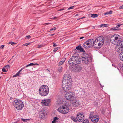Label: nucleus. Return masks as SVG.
Segmentation results:
<instances>
[{
	"mask_svg": "<svg viewBox=\"0 0 123 123\" xmlns=\"http://www.w3.org/2000/svg\"><path fill=\"white\" fill-rule=\"evenodd\" d=\"M120 36L118 34H115L112 36L110 38V41L112 43L113 41L114 40L117 39H120Z\"/></svg>",
	"mask_w": 123,
	"mask_h": 123,
	"instance_id": "nucleus-13",
	"label": "nucleus"
},
{
	"mask_svg": "<svg viewBox=\"0 0 123 123\" xmlns=\"http://www.w3.org/2000/svg\"><path fill=\"white\" fill-rule=\"evenodd\" d=\"M116 50L118 52L121 53V52L123 51V47L120 46L118 48H117Z\"/></svg>",
	"mask_w": 123,
	"mask_h": 123,
	"instance_id": "nucleus-23",
	"label": "nucleus"
},
{
	"mask_svg": "<svg viewBox=\"0 0 123 123\" xmlns=\"http://www.w3.org/2000/svg\"><path fill=\"white\" fill-rule=\"evenodd\" d=\"M21 120L22 121L24 122H25L26 120V119L23 118H22Z\"/></svg>",
	"mask_w": 123,
	"mask_h": 123,
	"instance_id": "nucleus-51",
	"label": "nucleus"
},
{
	"mask_svg": "<svg viewBox=\"0 0 123 123\" xmlns=\"http://www.w3.org/2000/svg\"><path fill=\"white\" fill-rule=\"evenodd\" d=\"M82 69V68L80 65H78L75 67L72 68V71L75 72H79Z\"/></svg>",
	"mask_w": 123,
	"mask_h": 123,
	"instance_id": "nucleus-11",
	"label": "nucleus"
},
{
	"mask_svg": "<svg viewBox=\"0 0 123 123\" xmlns=\"http://www.w3.org/2000/svg\"><path fill=\"white\" fill-rule=\"evenodd\" d=\"M16 101V109L18 110H22L24 106L23 102L21 100L19 99H17Z\"/></svg>",
	"mask_w": 123,
	"mask_h": 123,
	"instance_id": "nucleus-5",
	"label": "nucleus"
},
{
	"mask_svg": "<svg viewBox=\"0 0 123 123\" xmlns=\"http://www.w3.org/2000/svg\"><path fill=\"white\" fill-rule=\"evenodd\" d=\"M51 100L50 99H46L43 100L41 102L42 104L44 105L48 106L50 103Z\"/></svg>",
	"mask_w": 123,
	"mask_h": 123,
	"instance_id": "nucleus-14",
	"label": "nucleus"
},
{
	"mask_svg": "<svg viewBox=\"0 0 123 123\" xmlns=\"http://www.w3.org/2000/svg\"><path fill=\"white\" fill-rule=\"evenodd\" d=\"M54 35V34H51V35H50V36H52Z\"/></svg>",
	"mask_w": 123,
	"mask_h": 123,
	"instance_id": "nucleus-62",
	"label": "nucleus"
},
{
	"mask_svg": "<svg viewBox=\"0 0 123 123\" xmlns=\"http://www.w3.org/2000/svg\"><path fill=\"white\" fill-rule=\"evenodd\" d=\"M56 29V28L55 27H54L52 29H51L50 30V31H52L53 30H55Z\"/></svg>",
	"mask_w": 123,
	"mask_h": 123,
	"instance_id": "nucleus-45",
	"label": "nucleus"
},
{
	"mask_svg": "<svg viewBox=\"0 0 123 123\" xmlns=\"http://www.w3.org/2000/svg\"><path fill=\"white\" fill-rule=\"evenodd\" d=\"M26 37L28 39H29L31 37V36L29 35H28V36H26Z\"/></svg>",
	"mask_w": 123,
	"mask_h": 123,
	"instance_id": "nucleus-44",
	"label": "nucleus"
},
{
	"mask_svg": "<svg viewBox=\"0 0 123 123\" xmlns=\"http://www.w3.org/2000/svg\"><path fill=\"white\" fill-rule=\"evenodd\" d=\"M62 68L61 67H60L58 68V71L61 72L62 71Z\"/></svg>",
	"mask_w": 123,
	"mask_h": 123,
	"instance_id": "nucleus-37",
	"label": "nucleus"
},
{
	"mask_svg": "<svg viewBox=\"0 0 123 123\" xmlns=\"http://www.w3.org/2000/svg\"><path fill=\"white\" fill-rule=\"evenodd\" d=\"M118 67H117V69L119 70L120 69L123 71V64L120 63L118 65Z\"/></svg>",
	"mask_w": 123,
	"mask_h": 123,
	"instance_id": "nucleus-24",
	"label": "nucleus"
},
{
	"mask_svg": "<svg viewBox=\"0 0 123 123\" xmlns=\"http://www.w3.org/2000/svg\"><path fill=\"white\" fill-rule=\"evenodd\" d=\"M45 113L44 112H43L42 111L40 112L39 116L42 119L45 116Z\"/></svg>",
	"mask_w": 123,
	"mask_h": 123,
	"instance_id": "nucleus-22",
	"label": "nucleus"
},
{
	"mask_svg": "<svg viewBox=\"0 0 123 123\" xmlns=\"http://www.w3.org/2000/svg\"><path fill=\"white\" fill-rule=\"evenodd\" d=\"M91 16L92 18H95L97 17L98 16V15L96 14H91Z\"/></svg>",
	"mask_w": 123,
	"mask_h": 123,
	"instance_id": "nucleus-31",
	"label": "nucleus"
},
{
	"mask_svg": "<svg viewBox=\"0 0 123 123\" xmlns=\"http://www.w3.org/2000/svg\"><path fill=\"white\" fill-rule=\"evenodd\" d=\"M58 18V17H54L53 18L54 19H55V18Z\"/></svg>",
	"mask_w": 123,
	"mask_h": 123,
	"instance_id": "nucleus-58",
	"label": "nucleus"
},
{
	"mask_svg": "<svg viewBox=\"0 0 123 123\" xmlns=\"http://www.w3.org/2000/svg\"><path fill=\"white\" fill-rule=\"evenodd\" d=\"M15 100H14V104H14V106L15 107Z\"/></svg>",
	"mask_w": 123,
	"mask_h": 123,
	"instance_id": "nucleus-55",
	"label": "nucleus"
},
{
	"mask_svg": "<svg viewBox=\"0 0 123 123\" xmlns=\"http://www.w3.org/2000/svg\"><path fill=\"white\" fill-rule=\"evenodd\" d=\"M111 30H113L114 31H115L116 30H119L117 28H115V27H113L112 28H111L110 29Z\"/></svg>",
	"mask_w": 123,
	"mask_h": 123,
	"instance_id": "nucleus-34",
	"label": "nucleus"
},
{
	"mask_svg": "<svg viewBox=\"0 0 123 123\" xmlns=\"http://www.w3.org/2000/svg\"><path fill=\"white\" fill-rule=\"evenodd\" d=\"M4 47V45H2L0 46V48L1 49H2Z\"/></svg>",
	"mask_w": 123,
	"mask_h": 123,
	"instance_id": "nucleus-47",
	"label": "nucleus"
},
{
	"mask_svg": "<svg viewBox=\"0 0 123 123\" xmlns=\"http://www.w3.org/2000/svg\"><path fill=\"white\" fill-rule=\"evenodd\" d=\"M71 85L62 84V86L64 91L67 92L70 89Z\"/></svg>",
	"mask_w": 123,
	"mask_h": 123,
	"instance_id": "nucleus-9",
	"label": "nucleus"
},
{
	"mask_svg": "<svg viewBox=\"0 0 123 123\" xmlns=\"http://www.w3.org/2000/svg\"><path fill=\"white\" fill-rule=\"evenodd\" d=\"M84 38V37H80V39H83V38Z\"/></svg>",
	"mask_w": 123,
	"mask_h": 123,
	"instance_id": "nucleus-56",
	"label": "nucleus"
},
{
	"mask_svg": "<svg viewBox=\"0 0 123 123\" xmlns=\"http://www.w3.org/2000/svg\"><path fill=\"white\" fill-rule=\"evenodd\" d=\"M85 18V17H82V18H80L78 19V20H79L80 19H83V18Z\"/></svg>",
	"mask_w": 123,
	"mask_h": 123,
	"instance_id": "nucleus-53",
	"label": "nucleus"
},
{
	"mask_svg": "<svg viewBox=\"0 0 123 123\" xmlns=\"http://www.w3.org/2000/svg\"><path fill=\"white\" fill-rule=\"evenodd\" d=\"M15 77V74L14 75L12 76L13 77Z\"/></svg>",
	"mask_w": 123,
	"mask_h": 123,
	"instance_id": "nucleus-61",
	"label": "nucleus"
},
{
	"mask_svg": "<svg viewBox=\"0 0 123 123\" xmlns=\"http://www.w3.org/2000/svg\"><path fill=\"white\" fill-rule=\"evenodd\" d=\"M55 121H54V120L52 121V123H55Z\"/></svg>",
	"mask_w": 123,
	"mask_h": 123,
	"instance_id": "nucleus-57",
	"label": "nucleus"
},
{
	"mask_svg": "<svg viewBox=\"0 0 123 123\" xmlns=\"http://www.w3.org/2000/svg\"><path fill=\"white\" fill-rule=\"evenodd\" d=\"M64 61H61L58 64V65L59 66H60L62 65L63 63L64 62Z\"/></svg>",
	"mask_w": 123,
	"mask_h": 123,
	"instance_id": "nucleus-36",
	"label": "nucleus"
},
{
	"mask_svg": "<svg viewBox=\"0 0 123 123\" xmlns=\"http://www.w3.org/2000/svg\"><path fill=\"white\" fill-rule=\"evenodd\" d=\"M89 44L87 41H86L84 42L83 44V46L84 48L85 49H88L91 47V46Z\"/></svg>",
	"mask_w": 123,
	"mask_h": 123,
	"instance_id": "nucleus-17",
	"label": "nucleus"
},
{
	"mask_svg": "<svg viewBox=\"0 0 123 123\" xmlns=\"http://www.w3.org/2000/svg\"><path fill=\"white\" fill-rule=\"evenodd\" d=\"M4 68H5V69L10 68V66L8 65H6L4 67Z\"/></svg>",
	"mask_w": 123,
	"mask_h": 123,
	"instance_id": "nucleus-35",
	"label": "nucleus"
},
{
	"mask_svg": "<svg viewBox=\"0 0 123 123\" xmlns=\"http://www.w3.org/2000/svg\"><path fill=\"white\" fill-rule=\"evenodd\" d=\"M24 68H21L18 72L16 74V77L19 76L21 73V72L22 71V70Z\"/></svg>",
	"mask_w": 123,
	"mask_h": 123,
	"instance_id": "nucleus-28",
	"label": "nucleus"
},
{
	"mask_svg": "<svg viewBox=\"0 0 123 123\" xmlns=\"http://www.w3.org/2000/svg\"><path fill=\"white\" fill-rule=\"evenodd\" d=\"M81 59L79 57L74 56V65L80 63Z\"/></svg>",
	"mask_w": 123,
	"mask_h": 123,
	"instance_id": "nucleus-12",
	"label": "nucleus"
},
{
	"mask_svg": "<svg viewBox=\"0 0 123 123\" xmlns=\"http://www.w3.org/2000/svg\"><path fill=\"white\" fill-rule=\"evenodd\" d=\"M120 39H120H117L114 40V41L111 43L115 45L119 44V43L121 40Z\"/></svg>",
	"mask_w": 123,
	"mask_h": 123,
	"instance_id": "nucleus-21",
	"label": "nucleus"
},
{
	"mask_svg": "<svg viewBox=\"0 0 123 123\" xmlns=\"http://www.w3.org/2000/svg\"><path fill=\"white\" fill-rule=\"evenodd\" d=\"M84 115L82 112L78 113L76 116L77 121L80 122H82L84 119Z\"/></svg>",
	"mask_w": 123,
	"mask_h": 123,
	"instance_id": "nucleus-8",
	"label": "nucleus"
},
{
	"mask_svg": "<svg viewBox=\"0 0 123 123\" xmlns=\"http://www.w3.org/2000/svg\"><path fill=\"white\" fill-rule=\"evenodd\" d=\"M99 119V117L97 115H95L91 119V121L93 123H96L98 122Z\"/></svg>",
	"mask_w": 123,
	"mask_h": 123,
	"instance_id": "nucleus-16",
	"label": "nucleus"
},
{
	"mask_svg": "<svg viewBox=\"0 0 123 123\" xmlns=\"http://www.w3.org/2000/svg\"><path fill=\"white\" fill-rule=\"evenodd\" d=\"M59 111L63 114H66L68 113L69 109L68 107H65L63 106H60L58 109Z\"/></svg>",
	"mask_w": 123,
	"mask_h": 123,
	"instance_id": "nucleus-6",
	"label": "nucleus"
},
{
	"mask_svg": "<svg viewBox=\"0 0 123 123\" xmlns=\"http://www.w3.org/2000/svg\"><path fill=\"white\" fill-rule=\"evenodd\" d=\"M74 104L75 105V106H78L80 104V102L78 101L74 100L73 101Z\"/></svg>",
	"mask_w": 123,
	"mask_h": 123,
	"instance_id": "nucleus-25",
	"label": "nucleus"
},
{
	"mask_svg": "<svg viewBox=\"0 0 123 123\" xmlns=\"http://www.w3.org/2000/svg\"><path fill=\"white\" fill-rule=\"evenodd\" d=\"M122 25L121 24H117L116 26V28H118L120 26Z\"/></svg>",
	"mask_w": 123,
	"mask_h": 123,
	"instance_id": "nucleus-42",
	"label": "nucleus"
},
{
	"mask_svg": "<svg viewBox=\"0 0 123 123\" xmlns=\"http://www.w3.org/2000/svg\"><path fill=\"white\" fill-rule=\"evenodd\" d=\"M68 12H66L65 13H65H68Z\"/></svg>",
	"mask_w": 123,
	"mask_h": 123,
	"instance_id": "nucleus-64",
	"label": "nucleus"
},
{
	"mask_svg": "<svg viewBox=\"0 0 123 123\" xmlns=\"http://www.w3.org/2000/svg\"><path fill=\"white\" fill-rule=\"evenodd\" d=\"M30 44V43H26L24 44L23 45V46H25L28 45Z\"/></svg>",
	"mask_w": 123,
	"mask_h": 123,
	"instance_id": "nucleus-39",
	"label": "nucleus"
},
{
	"mask_svg": "<svg viewBox=\"0 0 123 123\" xmlns=\"http://www.w3.org/2000/svg\"><path fill=\"white\" fill-rule=\"evenodd\" d=\"M74 56H72L69 59L68 63L70 66L74 65Z\"/></svg>",
	"mask_w": 123,
	"mask_h": 123,
	"instance_id": "nucleus-15",
	"label": "nucleus"
},
{
	"mask_svg": "<svg viewBox=\"0 0 123 123\" xmlns=\"http://www.w3.org/2000/svg\"><path fill=\"white\" fill-rule=\"evenodd\" d=\"M112 11L111 10V11H109V12H108L105 13H104V15H107L110 14H111L112 13Z\"/></svg>",
	"mask_w": 123,
	"mask_h": 123,
	"instance_id": "nucleus-30",
	"label": "nucleus"
},
{
	"mask_svg": "<svg viewBox=\"0 0 123 123\" xmlns=\"http://www.w3.org/2000/svg\"><path fill=\"white\" fill-rule=\"evenodd\" d=\"M72 79L69 74H67L64 76L62 84L71 85Z\"/></svg>",
	"mask_w": 123,
	"mask_h": 123,
	"instance_id": "nucleus-3",
	"label": "nucleus"
},
{
	"mask_svg": "<svg viewBox=\"0 0 123 123\" xmlns=\"http://www.w3.org/2000/svg\"><path fill=\"white\" fill-rule=\"evenodd\" d=\"M101 112L103 115L106 117H107L109 114H110L109 111L108 109L107 110L106 108H102L101 110Z\"/></svg>",
	"mask_w": 123,
	"mask_h": 123,
	"instance_id": "nucleus-10",
	"label": "nucleus"
},
{
	"mask_svg": "<svg viewBox=\"0 0 123 123\" xmlns=\"http://www.w3.org/2000/svg\"><path fill=\"white\" fill-rule=\"evenodd\" d=\"M53 46L54 47H55L56 46H57V45L55 43H53Z\"/></svg>",
	"mask_w": 123,
	"mask_h": 123,
	"instance_id": "nucleus-50",
	"label": "nucleus"
},
{
	"mask_svg": "<svg viewBox=\"0 0 123 123\" xmlns=\"http://www.w3.org/2000/svg\"><path fill=\"white\" fill-rule=\"evenodd\" d=\"M8 44H11L12 45H13V44H15V43H14L12 42H9L8 43Z\"/></svg>",
	"mask_w": 123,
	"mask_h": 123,
	"instance_id": "nucleus-40",
	"label": "nucleus"
},
{
	"mask_svg": "<svg viewBox=\"0 0 123 123\" xmlns=\"http://www.w3.org/2000/svg\"><path fill=\"white\" fill-rule=\"evenodd\" d=\"M119 57L121 60L123 61V51L120 54Z\"/></svg>",
	"mask_w": 123,
	"mask_h": 123,
	"instance_id": "nucleus-26",
	"label": "nucleus"
},
{
	"mask_svg": "<svg viewBox=\"0 0 123 123\" xmlns=\"http://www.w3.org/2000/svg\"><path fill=\"white\" fill-rule=\"evenodd\" d=\"M82 123H89V121L88 120L86 119L82 121Z\"/></svg>",
	"mask_w": 123,
	"mask_h": 123,
	"instance_id": "nucleus-33",
	"label": "nucleus"
},
{
	"mask_svg": "<svg viewBox=\"0 0 123 123\" xmlns=\"http://www.w3.org/2000/svg\"><path fill=\"white\" fill-rule=\"evenodd\" d=\"M58 118L57 117H55L54 118V119L53 120L55 121L56 120H57L58 119Z\"/></svg>",
	"mask_w": 123,
	"mask_h": 123,
	"instance_id": "nucleus-43",
	"label": "nucleus"
},
{
	"mask_svg": "<svg viewBox=\"0 0 123 123\" xmlns=\"http://www.w3.org/2000/svg\"><path fill=\"white\" fill-rule=\"evenodd\" d=\"M94 113V112H92L90 113V115L89 117V118L90 119L92 118L93 117Z\"/></svg>",
	"mask_w": 123,
	"mask_h": 123,
	"instance_id": "nucleus-32",
	"label": "nucleus"
},
{
	"mask_svg": "<svg viewBox=\"0 0 123 123\" xmlns=\"http://www.w3.org/2000/svg\"><path fill=\"white\" fill-rule=\"evenodd\" d=\"M74 93L73 92L69 91L65 94V96L66 99L70 101L73 100L74 98Z\"/></svg>",
	"mask_w": 123,
	"mask_h": 123,
	"instance_id": "nucleus-7",
	"label": "nucleus"
},
{
	"mask_svg": "<svg viewBox=\"0 0 123 123\" xmlns=\"http://www.w3.org/2000/svg\"><path fill=\"white\" fill-rule=\"evenodd\" d=\"M38 64L37 63H36L35 64H34L33 63H31L29 64L28 65H27L25 67H27L29 66H33L34 65H38Z\"/></svg>",
	"mask_w": 123,
	"mask_h": 123,
	"instance_id": "nucleus-27",
	"label": "nucleus"
},
{
	"mask_svg": "<svg viewBox=\"0 0 123 123\" xmlns=\"http://www.w3.org/2000/svg\"><path fill=\"white\" fill-rule=\"evenodd\" d=\"M65 9L64 8L61 9H60L58 11H62L63 10Z\"/></svg>",
	"mask_w": 123,
	"mask_h": 123,
	"instance_id": "nucleus-52",
	"label": "nucleus"
},
{
	"mask_svg": "<svg viewBox=\"0 0 123 123\" xmlns=\"http://www.w3.org/2000/svg\"><path fill=\"white\" fill-rule=\"evenodd\" d=\"M58 47H56L54 48V49L53 50V52H55L58 49Z\"/></svg>",
	"mask_w": 123,
	"mask_h": 123,
	"instance_id": "nucleus-41",
	"label": "nucleus"
},
{
	"mask_svg": "<svg viewBox=\"0 0 123 123\" xmlns=\"http://www.w3.org/2000/svg\"><path fill=\"white\" fill-rule=\"evenodd\" d=\"M119 8L123 9V5L120 6L119 7Z\"/></svg>",
	"mask_w": 123,
	"mask_h": 123,
	"instance_id": "nucleus-54",
	"label": "nucleus"
},
{
	"mask_svg": "<svg viewBox=\"0 0 123 123\" xmlns=\"http://www.w3.org/2000/svg\"><path fill=\"white\" fill-rule=\"evenodd\" d=\"M107 25L106 24H102L100 25V27H106L107 26Z\"/></svg>",
	"mask_w": 123,
	"mask_h": 123,
	"instance_id": "nucleus-38",
	"label": "nucleus"
},
{
	"mask_svg": "<svg viewBox=\"0 0 123 123\" xmlns=\"http://www.w3.org/2000/svg\"><path fill=\"white\" fill-rule=\"evenodd\" d=\"M40 94L42 96H46L48 93L49 89L48 86L43 85L41 86L39 90Z\"/></svg>",
	"mask_w": 123,
	"mask_h": 123,
	"instance_id": "nucleus-2",
	"label": "nucleus"
},
{
	"mask_svg": "<svg viewBox=\"0 0 123 123\" xmlns=\"http://www.w3.org/2000/svg\"><path fill=\"white\" fill-rule=\"evenodd\" d=\"M92 59L91 56L88 54L85 53L82 57V61L83 63L85 64H88L89 62Z\"/></svg>",
	"mask_w": 123,
	"mask_h": 123,
	"instance_id": "nucleus-4",
	"label": "nucleus"
},
{
	"mask_svg": "<svg viewBox=\"0 0 123 123\" xmlns=\"http://www.w3.org/2000/svg\"><path fill=\"white\" fill-rule=\"evenodd\" d=\"M71 119L74 122H76L77 121V120L75 117L72 116L71 117Z\"/></svg>",
	"mask_w": 123,
	"mask_h": 123,
	"instance_id": "nucleus-29",
	"label": "nucleus"
},
{
	"mask_svg": "<svg viewBox=\"0 0 123 123\" xmlns=\"http://www.w3.org/2000/svg\"><path fill=\"white\" fill-rule=\"evenodd\" d=\"M115 68H116L117 67V66L116 65H114V66Z\"/></svg>",
	"mask_w": 123,
	"mask_h": 123,
	"instance_id": "nucleus-60",
	"label": "nucleus"
},
{
	"mask_svg": "<svg viewBox=\"0 0 123 123\" xmlns=\"http://www.w3.org/2000/svg\"><path fill=\"white\" fill-rule=\"evenodd\" d=\"M42 47V45H39L38 46V48H41Z\"/></svg>",
	"mask_w": 123,
	"mask_h": 123,
	"instance_id": "nucleus-49",
	"label": "nucleus"
},
{
	"mask_svg": "<svg viewBox=\"0 0 123 123\" xmlns=\"http://www.w3.org/2000/svg\"><path fill=\"white\" fill-rule=\"evenodd\" d=\"M76 48L77 50H79L81 52H85V51L84 50L83 48L81 47L80 44H79L78 46H77Z\"/></svg>",
	"mask_w": 123,
	"mask_h": 123,
	"instance_id": "nucleus-20",
	"label": "nucleus"
},
{
	"mask_svg": "<svg viewBox=\"0 0 123 123\" xmlns=\"http://www.w3.org/2000/svg\"><path fill=\"white\" fill-rule=\"evenodd\" d=\"M5 69V68H4L2 69V71L3 72H6L7 71Z\"/></svg>",
	"mask_w": 123,
	"mask_h": 123,
	"instance_id": "nucleus-46",
	"label": "nucleus"
},
{
	"mask_svg": "<svg viewBox=\"0 0 123 123\" xmlns=\"http://www.w3.org/2000/svg\"><path fill=\"white\" fill-rule=\"evenodd\" d=\"M114 65L113 64H112V66H114Z\"/></svg>",
	"mask_w": 123,
	"mask_h": 123,
	"instance_id": "nucleus-63",
	"label": "nucleus"
},
{
	"mask_svg": "<svg viewBox=\"0 0 123 123\" xmlns=\"http://www.w3.org/2000/svg\"><path fill=\"white\" fill-rule=\"evenodd\" d=\"M104 38L103 37L99 36L94 41V47L96 49L101 48L104 43Z\"/></svg>",
	"mask_w": 123,
	"mask_h": 123,
	"instance_id": "nucleus-1",
	"label": "nucleus"
},
{
	"mask_svg": "<svg viewBox=\"0 0 123 123\" xmlns=\"http://www.w3.org/2000/svg\"><path fill=\"white\" fill-rule=\"evenodd\" d=\"M74 7V6L70 7L68 9V10H69L71 9H73Z\"/></svg>",
	"mask_w": 123,
	"mask_h": 123,
	"instance_id": "nucleus-48",
	"label": "nucleus"
},
{
	"mask_svg": "<svg viewBox=\"0 0 123 123\" xmlns=\"http://www.w3.org/2000/svg\"><path fill=\"white\" fill-rule=\"evenodd\" d=\"M63 103L65 105L67 106L66 107H70L71 105V102H70V101L69 100H68L66 99L65 101H63Z\"/></svg>",
	"mask_w": 123,
	"mask_h": 123,
	"instance_id": "nucleus-18",
	"label": "nucleus"
},
{
	"mask_svg": "<svg viewBox=\"0 0 123 123\" xmlns=\"http://www.w3.org/2000/svg\"><path fill=\"white\" fill-rule=\"evenodd\" d=\"M95 29V27L94 26H92V29Z\"/></svg>",
	"mask_w": 123,
	"mask_h": 123,
	"instance_id": "nucleus-59",
	"label": "nucleus"
},
{
	"mask_svg": "<svg viewBox=\"0 0 123 123\" xmlns=\"http://www.w3.org/2000/svg\"><path fill=\"white\" fill-rule=\"evenodd\" d=\"M89 44L91 47L92 45H94V41L92 39H88L87 40Z\"/></svg>",
	"mask_w": 123,
	"mask_h": 123,
	"instance_id": "nucleus-19",
	"label": "nucleus"
}]
</instances>
